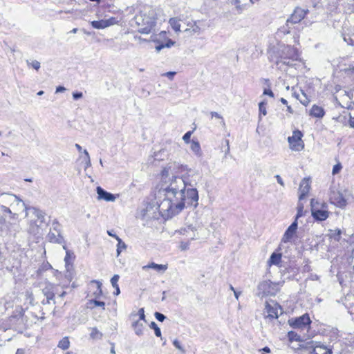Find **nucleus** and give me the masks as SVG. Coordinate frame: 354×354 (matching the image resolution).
I'll use <instances>...</instances> for the list:
<instances>
[{
	"label": "nucleus",
	"instance_id": "nucleus-1",
	"mask_svg": "<svg viewBox=\"0 0 354 354\" xmlns=\"http://www.w3.org/2000/svg\"><path fill=\"white\" fill-rule=\"evenodd\" d=\"M176 164H171L165 167L161 171L162 187L160 194L164 198L160 203L157 202V209L159 214L165 218H171L184 209L186 205L196 207L198 205V193L194 187L197 181L194 177L198 174L188 170L185 166H181L180 169L188 171L181 177L176 176Z\"/></svg>",
	"mask_w": 354,
	"mask_h": 354
},
{
	"label": "nucleus",
	"instance_id": "nucleus-2",
	"mask_svg": "<svg viewBox=\"0 0 354 354\" xmlns=\"http://www.w3.org/2000/svg\"><path fill=\"white\" fill-rule=\"evenodd\" d=\"M156 10L145 6L131 20V25L137 27L140 33L149 34L156 26Z\"/></svg>",
	"mask_w": 354,
	"mask_h": 354
},
{
	"label": "nucleus",
	"instance_id": "nucleus-3",
	"mask_svg": "<svg viewBox=\"0 0 354 354\" xmlns=\"http://www.w3.org/2000/svg\"><path fill=\"white\" fill-rule=\"evenodd\" d=\"M28 212L32 214V216L28 221L27 232L29 239H32L33 241H37L38 238L41 234L42 225L45 221V213L35 207H28Z\"/></svg>",
	"mask_w": 354,
	"mask_h": 354
},
{
	"label": "nucleus",
	"instance_id": "nucleus-4",
	"mask_svg": "<svg viewBox=\"0 0 354 354\" xmlns=\"http://www.w3.org/2000/svg\"><path fill=\"white\" fill-rule=\"evenodd\" d=\"M299 59V54L296 48L290 46H284L280 50L279 56L275 64L279 68L283 69V66H293V62Z\"/></svg>",
	"mask_w": 354,
	"mask_h": 354
},
{
	"label": "nucleus",
	"instance_id": "nucleus-5",
	"mask_svg": "<svg viewBox=\"0 0 354 354\" xmlns=\"http://www.w3.org/2000/svg\"><path fill=\"white\" fill-rule=\"evenodd\" d=\"M18 217V214L12 212L8 207L0 205V230L5 233L10 232Z\"/></svg>",
	"mask_w": 354,
	"mask_h": 354
},
{
	"label": "nucleus",
	"instance_id": "nucleus-6",
	"mask_svg": "<svg viewBox=\"0 0 354 354\" xmlns=\"http://www.w3.org/2000/svg\"><path fill=\"white\" fill-rule=\"evenodd\" d=\"M310 209L312 216L315 221H324L329 217L328 205L324 202L321 203L315 198L311 199Z\"/></svg>",
	"mask_w": 354,
	"mask_h": 354
},
{
	"label": "nucleus",
	"instance_id": "nucleus-7",
	"mask_svg": "<svg viewBox=\"0 0 354 354\" xmlns=\"http://www.w3.org/2000/svg\"><path fill=\"white\" fill-rule=\"evenodd\" d=\"M281 286V283H273L270 280H264L259 283L257 295L260 297L275 295L280 290Z\"/></svg>",
	"mask_w": 354,
	"mask_h": 354
},
{
	"label": "nucleus",
	"instance_id": "nucleus-8",
	"mask_svg": "<svg viewBox=\"0 0 354 354\" xmlns=\"http://www.w3.org/2000/svg\"><path fill=\"white\" fill-rule=\"evenodd\" d=\"M351 194L346 190L340 191L335 187L330 189L329 199L332 204L338 207H344L351 199Z\"/></svg>",
	"mask_w": 354,
	"mask_h": 354
},
{
	"label": "nucleus",
	"instance_id": "nucleus-9",
	"mask_svg": "<svg viewBox=\"0 0 354 354\" xmlns=\"http://www.w3.org/2000/svg\"><path fill=\"white\" fill-rule=\"evenodd\" d=\"M0 202L2 203L1 205H8L13 208L17 207H22L24 208L26 212V217L28 216V208L25 203L17 195L9 194V193H1L0 192Z\"/></svg>",
	"mask_w": 354,
	"mask_h": 354
},
{
	"label": "nucleus",
	"instance_id": "nucleus-10",
	"mask_svg": "<svg viewBox=\"0 0 354 354\" xmlns=\"http://www.w3.org/2000/svg\"><path fill=\"white\" fill-rule=\"evenodd\" d=\"M149 41L158 44L156 46L157 53H159L164 48H171L175 44V41L167 37L165 31H161L158 34L151 35Z\"/></svg>",
	"mask_w": 354,
	"mask_h": 354
},
{
	"label": "nucleus",
	"instance_id": "nucleus-11",
	"mask_svg": "<svg viewBox=\"0 0 354 354\" xmlns=\"http://www.w3.org/2000/svg\"><path fill=\"white\" fill-rule=\"evenodd\" d=\"M201 227L199 222L196 221L192 223H187L183 227H181L178 232L180 234L184 235L188 239L192 241L198 238V230Z\"/></svg>",
	"mask_w": 354,
	"mask_h": 354
},
{
	"label": "nucleus",
	"instance_id": "nucleus-12",
	"mask_svg": "<svg viewBox=\"0 0 354 354\" xmlns=\"http://www.w3.org/2000/svg\"><path fill=\"white\" fill-rule=\"evenodd\" d=\"M303 133L299 130H295L292 136L288 138L289 147L292 151H301L304 148V142L302 140Z\"/></svg>",
	"mask_w": 354,
	"mask_h": 354
},
{
	"label": "nucleus",
	"instance_id": "nucleus-13",
	"mask_svg": "<svg viewBox=\"0 0 354 354\" xmlns=\"http://www.w3.org/2000/svg\"><path fill=\"white\" fill-rule=\"evenodd\" d=\"M310 323L311 320L308 314L288 320V324L293 328L306 329L310 326Z\"/></svg>",
	"mask_w": 354,
	"mask_h": 354
},
{
	"label": "nucleus",
	"instance_id": "nucleus-14",
	"mask_svg": "<svg viewBox=\"0 0 354 354\" xmlns=\"http://www.w3.org/2000/svg\"><path fill=\"white\" fill-rule=\"evenodd\" d=\"M265 313L266 317L271 319H277L279 315L282 314V308L275 301H271L266 303Z\"/></svg>",
	"mask_w": 354,
	"mask_h": 354
},
{
	"label": "nucleus",
	"instance_id": "nucleus-15",
	"mask_svg": "<svg viewBox=\"0 0 354 354\" xmlns=\"http://www.w3.org/2000/svg\"><path fill=\"white\" fill-rule=\"evenodd\" d=\"M205 30L203 21L198 20L193 21L187 23V28L185 32L189 33L190 35H200Z\"/></svg>",
	"mask_w": 354,
	"mask_h": 354
},
{
	"label": "nucleus",
	"instance_id": "nucleus-16",
	"mask_svg": "<svg viewBox=\"0 0 354 354\" xmlns=\"http://www.w3.org/2000/svg\"><path fill=\"white\" fill-rule=\"evenodd\" d=\"M308 12V9L297 7L290 17L287 19V24H297L300 22Z\"/></svg>",
	"mask_w": 354,
	"mask_h": 354
},
{
	"label": "nucleus",
	"instance_id": "nucleus-17",
	"mask_svg": "<svg viewBox=\"0 0 354 354\" xmlns=\"http://www.w3.org/2000/svg\"><path fill=\"white\" fill-rule=\"evenodd\" d=\"M119 21L115 17H110L106 19H101L99 21H93L91 24L95 29H104L109 26L117 24Z\"/></svg>",
	"mask_w": 354,
	"mask_h": 354
},
{
	"label": "nucleus",
	"instance_id": "nucleus-18",
	"mask_svg": "<svg viewBox=\"0 0 354 354\" xmlns=\"http://www.w3.org/2000/svg\"><path fill=\"white\" fill-rule=\"evenodd\" d=\"M297 230V221H295L286 230L281 239V241L283 243L292 242L296 236Z\"/></svg>",
	"mask_w": 354,
	"mask_h": 354
},
{
	"label": "nucleus",
	"instance_id": "nucleus-19",
	"mask_svg": "<svg viewBox=\"0 0 354 354\" xmlns=\"http://www.w3.org/2000/svg\"><path fill=\"white\" fill-rule=\"evenodd\" d=\"M342 37L348 45L354 46V27L348 28L344 26L342 32Z\"/></svg>",
	"mask_w": 354,
	"mask_h": 354
},
{
	"label": "nucleus",
	"instance_id": "nucleus-20",
	"mask_svg": "<svg viewBox=\"0 0 354 354\" xmlns=\"http://www.w3.org/2000/svg\"><path fill=\"white\" fill-rule=\"evenodd\" d=\"M310 189V185L309 180L306 179V178H304L301 181L300 185H299V201H301L306 197V196L308 194Z\"/></svg>",
	"mask_w": 354,
	"mask_h": 354
},
{
	"label": "nucleus",
	"instance_id": "nucleus-21",
	"mask_svg": "<svg viewBox=\"0 0 354 354\" xmlns=\"http://www.w3.org/2000/svg\"><path fill=\"white\" fill-rule=\"evenodd\" d=\"M96 192L98 200H104L106 201H114L116 199L115 195L104 190L101 187H97Z\"/></svg>",
	"mask_w": 354,
	"mask_h": 354
},
{
	"label": "nucleus",
	"instance_id": "nucleus-22",
	"mask_svg": "<svg viewBox=\"0 0 354 354\" xmlns=\"http://www.w3.org/2000/svg\"><path fill=\"white\" fill-rule=\"evenodd\" d=\"M56 288V286L54 284L46 282L45 287L43 288L42 291L44 295L46 297L47 303L50 302V300L54 299L55 297V289Z\"/></svg>",
	"mask_w": 354,
	"mask_h": 354
},
{
	"label": "nucleus",
	"instance_id": "nucleus-23",
	"mask_svg": "<svg viewBox=\"0 0 354 354\" xmlns=\"http://www.w3.org/2000/svg\"><path fill=\"white\" fill-rule=\"evenodd\" d=\"M311 348L312 350L310 351V354H332L330 349L317 343L313 345Z\"/></svg>",
	"mask_w": 354,
	"mask_h": 354
},
{
	"label": "nucleus",
	"instance_id": "nucleus-24",
	"mask_svg": "<svg viewBox=\"0 0 354 354\" xmlns=\"http://www.w3.org/2000/svg\"><path fill=\"white\" fill-rule=\"evenodd\" d=\"M292 91H293L292 92V95L297 98L298 100H299V102L304 106H307L310 100V99L307 97V95H306V93L300 90V93H297L296 90H295V87H292Z\"/></svg>",
	"mask_w": 354,
	"mask_h": 354
},
{
	"label": "nucleus",
	"instance_id": "nucleus-25",
	"mask_svg": "<svg viewBox=\"0 0 354 354\" xmlns=\"http://www.w3.org/2000/svg\"><path fill=\"white\" fill-rule=\"evenodd\" d=\"M282 254L281 253L273 252L267 261L269 267L272 266H280L281 263Z\"/></svg>",
	"mask_w": 354,
	"mask_h": 354
},
{
	"label": "nucleus",
	"instance_id": "nucleus-26",
	"mask_svg": "<svg viewBox=\"0 0 354 354\" xmlns=\"http://www.w3.org/2000/svg\"><path fill=\"white\" fill-rule=\"evenodd\" d=\"M153 269L158 272L163 273L167 270V265L157 264L154 262H151L149 264L142 266V270H146L147 269Z\"/></svg>",
	"mask_w": 354,
	"mask_h": 354
},
{
	"label": "nucleus",
	"instance_id": "nucleus-27",
	"mask_svg": "<svg viewBox=\"0 0 354 354\" xmlns=\"http://www.w3.org/2000/svg\"><path fill=\"white\" fill-rule=\"evenodd\" d=\"M325 115L323 107L314 104L310 110V115L317 118H322Z\"/></svg>",
	"mask_w": 354,
	"mask_h": 354
},
{
	"label": "nucleus",
	"instance_id": "nucleus-28",
	"mask_svg": "<svg viewBox=\"0 0 354 354\" xmlns=\"http://www.w3.org/2000/svg\"><path fill=\"white\" fill-rule=\"evenodd\" d=\"M190 149L196 156L198 158L203 156V151L201 150L200 143L197 140H192L190 142Z\"/></svg>",
	"mask_w": 354,
	"mask_h": 354
},
{
	"label": "nucleus",
	"instance_id": "nucleus-29",
	"mask_svg": "<svg viewBox=\"0 0 354 354\" xmlns=\"http://www.w3.org/2000/svg\"><path fill=\"white\" fill-rule=\"evenodd\" d=\"M144 322H140V320L134 321L132 323V327L135 331V333L138 335L141 336L143 335V330H144Z\"/></svg>",
	"mask_w": 354,
	"mask_h": 354
},
{
	"label": "nucleus",
	"instance_id": "nucleus-30",
	"mask_svg": "<svg viewBox=\"0 0 354 354\" xmlns=\"http://www.w3.org/2000/svg\"><path fill=\"white\" fill-rule=\"evenodd\" d=\"M87 305L88 308H93L94 307L99 306L101 307L103 310L105 309V303L104 301H98L96 299L89 300L87 303Z\"/></svg>",
	"mask_w": 354,
	"mask_h": 354
},
{
	"label": "nucleus",
	"instance_id": "nucleus-31",
	"mask_svg": "<svg viewBox=\"0 0 354 354\" xmlns=\"http://www.w3.org/2000/svg\"><path fill=\"white\" fill-rule=\"evenodd\" d=\"M169 24L176 32H180V24L179 19L177 18H171L169 21Z\"/></svg>",
	"mask_w": 354,
	"mask_h": 354
},
{
	"label": "nucleus",
	"instance_id": "nucleus-32",
	"mask_svg": "<svg viewBox=\"0 0 354 354\" xmlns=\"http://www.w3.org/2000/svg\"><path fill=\"white\" fill-rule=\"evenodd\" d=\"M57 346L62 350H66L70 347V341L68 337H63L58 343Z\"/></svg>",
	"mask_w": 354,
	"mask_h": 354
},
{
	"label": "nucleus",
	"instance_id": "nucleus-33",
	"mask_svg": "<svg viewBox=\"0 0 354 354\" xmlns=\"http://www.w3.org/2000/svg\"><path fill=\"white\" fill-rule=\"evenodd\" d=\"M63 248L66 250V256L64 258V261L66 265H68L71 263V261L74 259V255L72 252L67 250V248L66 245H63Z\"/></svg>",
	"mask_w": 354,
	"mask_h": 354
},
{
	"label": "nucleus",
	"instance_id": "nucleus-34",
	"mask_svg": "<svg viewBox=\"0 0 354 354\" xmlns=\"http://www.w3.org/2000/svg\"><path fill=\"white\" fill-rule=\"evenodd\" d=\"M117 241H118V244H117L116 251H117V256L118 257L122 250H126L127 245L125 244L124 242H123L122 241V239L120 237H117Z\"/></svg>",
	"mask_w": 354,
	"mask_h": 354
},
{
	"label": "nucleus",
	"instance_id": "nucleus-35",
	"mask_svg": "<svg viewBox=\"0 0 354 354\" xmlns=\"http://www.w3.org/2000/svg\"><path fill=\"white\" fill-rule=\"evenodd\" d=\"M342 231L339 229H335L334 230H330V237L333 239L335 241H339Z\"/></svg>",
	"mask_w": 354,
	"mask_h": 354
},
{
	"label": "nucleus",
	"instance_id": "nucleus-36",
	"mask_svg": "<svg viewBox=\"0 0 354 354\" xmlns=\"http://www.w3.org/2000/svg\"><path fill=\"white\" fill-rule=\"evenodd\" d=\"M266 106V103L265 102H261L259 104V118L260 119H261V115H266L267 114Z\"/></svg>",
	"mask_w": 354,
	"mask_h": 354
},
{
	"label": "nucleus",
	"instance_id": "nucleus-37",
	"mask_svg": "<svg viewBox=\"0 0 354 354\" xmlns=\"http://www.w3.org/2000/svg\"><path fill=\"white\" fill-rule=\"evenodd\" d=\"M102 335V333L96 328H91L90 336L92 339H100Z\"/></svg>",
	"mask_w": 354,
	"mask_h": 354
},
{
	"label": "nucleus",
	"instance_id": "nucleus-38",
	"mask_svg": "<svg viewBox=\"0 0 354 354\" xmlns=\"http://www.w3.org/2000/svg\"><path fill=\"white\" fill-rule=\"evenodd\" d=\"M304 215V205L301 203H299L297 205V212L295 217V220L297 221V219Z\"/></svg>",
	"mask_w": 354,
	"mask_h": 354
},
{
	"label": "nucleus",
	"instance_id": "nucleus-39",
	"mask_svg": "<svg viewBox=\"0 0 354 354\" xmlns=\"http://www.w3.org/2000/svg\"><path fill=\"white\" fill-rule=\"evenodd\" d=\"M93 283H95L97 284V291L94 293L95 295V299H97V298L100 297V295H102V288H101V286H102V283L98 281H93Z\"/></svg>",
	"mask_w": 354,
	"mask_h": 354
},
{
	"label": "nucleus",
	"instance_id": "nucleus-40",
	"mask_svg": "<svg viewBox=\"0 0 354 354\" xmlns=\"http://www.w3.org/2000/svg\"><path fill=\"white\" fill-rule=\"evenodd\" d=\"M25 297L27 301H28L29 304L33 305L34 297L32 291L26 290L25 292Z\"/></svg>",
	"mask_w": 354,
	"mask_h": 354
},
{
	"label": "nucleus",
	"instance_id": "nucleus-41",
	"mask_svg": "<svg viewBox=\"0 0 354 354\" xmlns=\"http://www.w3.org/2000/svg\"><path fill=\"white\" fill-rule=\"evenodd\" d=\"M150 327L154 330L155 335L157 337H160L161 336L160 329V328L157 326V324L154 322H152L151 323Z\"/></svg>",
	"mask_w": 354,
	"mask_h": 354
},
{
	"label": "nucleus",
	"instance_id": "nucleus-42",
	"mask_svg": "<svg viewBox=\"0 0 354 354\" xmlns=\"http://www.w3.org/2000/svg\"><path fill=\"white\" fill-rule=\"evenodd\" d=\"M27 64L37 71L40 68V62L37 60H33L31 62L27 61Z\"/></svg>",
	"mask_w": 354,
	"mask_h": 354
},
{
	"label": "nucleus",
	"instance_id": "nucleus-43",
	"mask_svg": "<svg viewBox=\"0 0 354 354\" xmlns=\"http://www.w3.org/2000/svg\"><path fill=\"white\" fill-rule=\"evenodd\" d=\"M2 304L4 306L3 310H6V309H7L8 308H10L12 306L11 305V302L10 301H8L6 297H4V298H3V299H1L0 300V306Z\"/></svg>",
	"mask_w": 354,
	"mask_h": 354
},
{
	"label": "nucleus",
	"instance_id": "nucleus-44",
	"mask_svg": "<svg viewBox=\"0 0 354 354\" xmlns=\"http://www.w3.org/2000/svg\"><path fill=\"white\" fill-rule=\"evenodd\" d=\"M138 315L139 316V319L138 320H140V322H146L145 315V310L143 308H141L139 309V310L138 312Z\"/></svg>",
	"mask_w": 354,
	"mask_h": 354
},
{
	"label": "nucleus",
	"instance_id": "nucleus-45",
	"mask_svg": "<svg viewBox=\"0 0 354 354\" xmlns=\"http://www.w3.org/2000/svg\"><path fill=\"white\" fill-rule=\"evenodd\" d=\"M342 169V166L340 162L337 163L333 166L332 174L333 175H335L338 174Z\"/></svg>",
	"mask_w": 354,
	"mask_h": 354
},
{
	"label": "nucleus",
	"instance_id": "nucleus-46",
	"mask_svg": "<svg viewBox=\"0 0 354 354\" xmlns=\"http://www.w3.org/2000/svg\"><path fill=\"white\" fill-rule=\"evenodd\" d=\"M83 153H84V155H86V160H84L85 161V164H86L85 168L86 169V168L91 167V165L90 156H89L88 152L86 149H84L83 151Z\"/></svg>",
	"mask_w": 354,
	"mask_h": 354
},
{
	"label": "nucleus",
	"instance_id": "nucleus-47",
	"mask_svg": "<svg viewBox=\"0 0 354 354\" xmlns=\"http://www.w3.org/2000/svg\"><path fill=\"white\" fill-rule=\"evenodd\" d=\"M192 134V131H187L183 136V140L185 143H190L192 140H190L191 136Z\"/></svg>",
	"mask_w": 354,
	"mask_h": 354
},
{
	"label": "nucleus",
	"instance_id": "nucleus-48",
	"mask_svg": "<svg viewBox=\"0 0 354 354\" xmlns=\"http://www.w3.org/2000/svg\"><path fill=\"white\" fill-rule=\"evenodd\" d=\"M119 275L118 274H115L113 275V277L111 278V285L113 287H116L118 286V281L119 280Z\"/></svg>",
	"mask_w": 354,
	"mask_h": 354
},
{
	"label": "nucleus",
	"instance_id": "nucleus-49",
	"mask_svg": "<svg viewBox=\"0 0 354 354\" xmlns=\"http://www.w3.org/2000/svg\"><path fill=\"white\" fill-rule=\"evenodd\" d=\"M189 247V241H187V242L182 241V242H180V245H179V248L182 251L188 250Z\"/></svg>",
	"mask_w": 354,
	"mask_h": 354
},
{
	"label": "nucleus",
	"instance_id": "nucleus-50",
	"mask_svg": "<svg viewBox=\"0 0 354 354\" xmlns=\"http://www.w3.org/2000/svg\"><path fill=\"white\" fill-rule=\"evenodd\" d=\"M154 315L159 322H163L165 319V316L160 313L156 312Z\"/></svg>",
	"mask_w": 354,
	"mask_h": 354
},
{
	"label": "nucleus",
	"instance_id": "nucleus-51",
	"mask_svg": "<svg viewBox=\"0 0 354 354\" xmlns=\"http://www.w3.org/2000/svg\"><path fill=\"white\" fill-rule=\"evenodd\" d=\"M176 72L169 71V72H167V73L162 74V75L166 76L168 78H169L171 80H172L174 75H176Z\"/></svg>",
	"mask_w": 354,
	"mask_h": 354
},
{
	"label": "nucleus",
	"instance_id": "nucleus-52",
	"mask_svg": "<svg viewBox=\"0 0 354 354\" xmlns=\"http://www.w3.org/2000/svg\"><path fill=\"white\" fill-rule=\"evenodd\" d=\"M210 114H211L212 117H215L216 118L221 119L223 124V125L225 124V122L223 121L222 116L220 114H218L217 112L212 111V112H211Z\"/></svg>",
	"mask_w": 354,
	"mask_h": 354
},
{
	"label": "nucleus",
	"instance_id": "nucleus-53",
	"mask_svg": "<svg viewBox=\"0 0 354 354\" xmlns=\"http://www.w3.org/2000/svg\"><path fill=\"white\" fill-rule=\"evenodd\" d=\"M173 344H174V346L176 348H178V350H180V351H183V349L182 346H180V342H179L177 339H175V340L173 342Z\"/></svg>",
	"mask_w": 354,
	"mask_h": 354
},
{
	"label": "nucleus",
	"instance_id": "nucleus-54",
	"mask_svg": "<svg viewBox=\"0 0 354 354\" xmlns=\"http://www.w3.org/2000/svg\"><path fill=\"white\" fill-rule=\"evenodd\" d=\"M83 94L81 92H76L73 93V97L74 100H78L81 97H82Z\"/></svg>",
	"mask_w": 354,
	"mask_h": 354
},
{
	"label": "nucleus",
	"instance_id": "nucleus-55",
	"mask_svg": "<svg viewBox=\"0 0 354 354\" xmlns=\"http://www.w3.org/2000/svg\"><path fill=\"white\" fill-rule=\"evenodd\" d=\"M263 94L269 95L270 97H274V93L270 89H265L263 91Z\"/></svg>",
	"mask_w": 354,
	"mask_h": 354
},
{
	"label": "nucleus",
	"instance_id": "nucleus-56",
	"mask_svg": "<svg viewBox=\"0 0 354 354\" xmlns=\"http://www.w3.org/2000/svg\"><path fill=\"white\" fill-rule=\"evenodd\" d=\"M275 178L277 179V181L279 184H280L281 186H284V183L281 178V177L279 175H276Z\"/></svg>",
	"mask_w": 354,
	"mask_h": 354
},
{
	"label": "nucleus",
	"instance_id": "nucleus-57",
	"mask_svg": "<svg viewBox=\"0 0 354 354\" xmlns=\"http://www.w3.org/2000/svg\"><path fill=\"white\" fill-rule=\"evenodd\" d=\"M134 38L135 39L138 40L139 41V43H142V42H145V41H147V40L142 38L140 36H137V35H135L134 36Z\"/></svg>",
	"mask_w": 354,
	"mask_h": 354
},
{
	"label": "nucleus",
	"instance_id": "nucleus-58",
	"mask_svg": "<svg viewBox=\"0 0 354 354\" xmlns=\"http://www.w3.org/2000/svg\"><path fill=\"white\" fill-rule=\"evenodd\" d=\"M348 300H354V295H347L345 297V301H346V305L347 306V304L346 302L348 301Z\"/></svg>",
	"mask_w": 354,
	"mask_h": 354
},
{
	"label": "nucleus",
	"instance_id": "nucleus-59",
	"mask_svg": "<svg viewBox=\"0 0 354 354\" xmlns=\"http://www.w3.org/2000/svg\"><path fill=\"white\" fill-rule=\"evenodd\" d=\"M66 91L65 87L59 86L56 88V93H62Z\"/></svg>",
	"mask_w": 354,
	"mask_h": 354
},
{
	"label": "nucleus",
	"instance_id": "nucleus-60",
	"mask_svg": "<svg viewBox=\"0 0 354 354\" xmlns=\"http://www.w3.org/2000/svg\"><path fill=\"white\" fill-rule=\"evenodd\" d=\"M107 234H108L110 236L114 237L116 240H117V237H119V236H117L115 234H113V231H111V230H108V231H107Z\"/></svg>",
	"mask_w": 354,
	"mask_h": 354
},
{
	"label": "nucleus",
	"instance_id": "nucleus-61",
	"mask_svg": "<svg viewBox=\"0 0 354 354\" xmlns=\"http://www.w3.org/2000/svg\"><path fill=\"white\" fill-rule=\"evenodd\" d=\"M350 126L354 128V116L353 117L351 115L350 116Z\"/></svg>",
	"mask_w": 354,
	"mask_h": 354
},
{
	"label": "nucleus",
	"instance_id": "nucleus-62",
	"mask_svg": "<svg viewBox=\"0 0 354 354\" xmlns=\"http://www.w3.org/2000/svg\"><path fill=\"white\" fill-rule=\"evenodd\" d=\"M260 351H263V352L268 353L270 352V349L269 347L266 346V347L263 348L262 349H261Z\"/></svg>",
	"mask_w": 354,
	"mask_h": 354
},
{
	"label": "nucleus",
	"instance_id": "nucleus-63",
	"mask_svg": "<svg viewBox=\"0 0 354 354\" xmlns=\"http://www.w3.org/2000/svg\"><path fill=\"white\" fill-rule=\"evenodd\" d=\"M310 279L311 280H318L319 279V276L317 275V274H311L310 275Z\"/></svg>",
	"mask_w": 354,
	"mask_h": 354
},
{
	"label": "nucleus",
	"instance_id": "nucleus-64",
	"mask_svg": "<svg viewBox=\"0 0 354 354\" xmlns=\"http://www.w3.org/2000/svg\"><path fill=\"white\" fill-rule=\"evenodd\" d=\"M287 111L290 113V114H292L293 113V109L290 106H288L287 105Z\"/></svg>",
	"mask_w": 354,
	"mask_h": 354
}]
</instances>
